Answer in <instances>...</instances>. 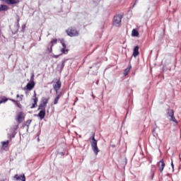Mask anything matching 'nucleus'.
Segmentation results:
<instances>
[{"label":"nucleus","mask_w":181,"mask_h":181,"mask_svg":"<svg viewBox=\"0 0 181 181\" xmlns=\"http://www.w3.org/2000/svg\"><path fill=\"white\" fill-rule=\"evenodd\" d=\"M34 78H35V75L33 74L32 76H31L30 81H33Z\"/></svg>","instance_id":"obj_28"},{"label":"nucleus","mask_w":181,"mask_h":181,"mask_svg":"<svg viewBox=\"0 0 181 181\" xmlns=\"http://www.w3.org/2000/svg\"><path fill=\"white\" fill-rule=\"evenodd\" d=\"M8 101V98H3L1 100H0V104H2L4 103H6Z\"/></svg>","instance_id":"obj_24"},{"label":"nucleus","mask_w":181,"mask_h":181,"mask_svg":"<svg viewBox=\"0 0 181 181\" xmlns=\"http://www.w3.org/2000/svg\"><path fill=\"white\" fill-rule=\"evenodd\" d=\"M1 145L2 149H6V147L8 146V145H9V141H2Z\"/></svg>","instance_id":"obj_16"},{"label":"nucleus","mask_w":181,"mask_h":181,"mask_svg":"<svg viewBox=\"0 0 181 181\" xmlns=\"http://www.w3.org/2000/svg\"><path fill=\"white\" fill-rule=\"evenodd\" d=\"M54 59H58L59 58V55H54Z\"/></svg>","instance_id":"obj_31"},{"label":"nucleus","mask_w":181,"mask_h":181,"mask_svg":"<svg viewBox=\"0 0 181 181\" xmlns=\"http://www.w3.org/2000/svg\"><path fill=\"white\" fill-rule=\"evenodd\" d=\"M139 54V47L136 46L134 48L133 56L134 57H136Z\"/></svg>","instance_id":"obj_12"},{"label":"nucleus","mask_w":181,"mask_h":181,"mask_svg":"<svg viewBox=\"0 0 181 181\" xmlns=\"http://www.w3.org/2000/svg\"><path fill=\"white\" fill-rule=\"evenodd\" d=\"M53 88L56 94H57V93H59V90L62 88V82L60 81V80L57 81V82L53 85Z\"/></svg>","instance_id":"obj_5"},{"label":"nucleus","mask_w":181,"mask_h":181,"mask_svg":"<svg viewBox=\"0 0 181 181\" xmlns=\"http://www.w3.org/2000/svg\"><path fill=\"white\" fill-rule=\"evenodd\" d=\"M25 119V114L23 112H20L16 116V121L18 124H22Z\"/></svg>","instance_id":"obj_6"},{"label":"nucleus","mask_w":181,"mask_h":181,"mask_svg":"<svg viewBox=\"0 0 181 181\" xmlns=\"http://www.w3.org/2000/svg\"><path fill=\"white\" fill-rule=\"evenodd\" d=\"M166 112L168 119L173 122H175V124H177V120H176V117H175V111H173V109H168Z\"/></svg>","instance_id":"obj_2"},{"label":"nucleus","mask_w":181,"mask_h":181,"mask_svg":"<svg viewBox=\"0 0 181 181\" xmlns=\"http://www.w3.org/2000/svg\"><path fill=\"white\" fill-rule=\"evenodd\" d=\"M66 33L69 36H71V37H74V36H78V32L74 28H69L66 30Z\"/></svg>","instance_id":"obj_4"},{"label":"nucleus","mask_w":181,"mask_h":181,"mask_svg":"<svg viewBox=\"0 0 181 181\" xmlns=\"http://www.w3.org/2000/svg\"><path fill=\"white\" fill-rule=\"evenodd\" d=\"M132 35L138 37L139 36V33L138 30L133 29L132 31Z\"/></svg>","instance_id":"obj_15"},{"label":"nucleus","mask_w":181,"mask_h":181,"mask_svg":"<svg viewBox=\"0 0 181 181\" xmlns=\"http://www.w3.org/2000/svg\"><path fill=\"white\" fill-rule=\"evenodd\" d=\"M6 4L8 5H15L18 3V0H6Z\"/></svg>","instance_id":"obj_14"},{"label":"nucleus","mask_w":181,"mask_h":181,"mask_svg":"<svg viewBox=\"0 0 181 181\" xmlns=\"http://www.w3.org/2000/svg\"><path fill=\"white\" fill-rule=\"evenodd\" d=\"M78 101V98H76L75 103H77Z\"/></svg>","instance_id":"obj_33"},{"label":"nucleus","mask_w":181,"mask_h":181,"mask_svg":"<svg viewBox=\"0 0 181 181\" xmlns=\"http://www.w3.org/2000/svg\"><path fill=\"white\" fill-rule=\"evenodd\" d=\"M158 165L160 172H163V169H165V162L163 161V159L160 160Z\"/></svg>","instance_id":"obj_7"},{"label":"nucleus","mask_w":181,"mask_h":181,"mask_svg":"<svg viewBox=\"0 0 181 181\" xmlns=\"http://www.w3.org/2000/svg\"><path fill=\"white\" fill-rule=\"evenodd\" d=\"M41 110H46V105L43 104V103H40L38 106V111Z\"/></svg>","instance_id":"obj_19"},{"label":"nucleus","mask_w":181,"mask_h":181,"mask_svg":"<svg viewBox=\"0 0 181 181\" xmlns=\"http://www.w3.org/2000/svg\"><path fill=\"white\" fill-rule=\"evenodd\" d=\"M49 98H42L41 100V103L47 105V103H49Z\"/></svg>","instance_id":"obj_17"},{"label":"nucleus","mask_w":181,"mask_h":181,"mask_svg":"<svg viewBox=\"0 0 181 181\" xmlns=\"http://www.w3.org/2000/svg\"><path fill=\"white\" fill-rule=\"evenodd\" d=\"M33 97H34V98H33V103L32 106L30 107V108H36V107H37L38 99H37V98H36V93H35V95Z\"/></svg>","instance_id":"obj_8"},{"label":"nucleus","mask_w":181,"mask_h":181,"mask_svg":"<svg viewBox=\"0 0 181 181\" xmlns=\"http://www.w3.org/2000/svg\"><path fill=\"white\" fill-rule=\"evenodd\" d=\"M37 117H39L40 119H43L45 117H46V110H40Z\"/></svg>","instance_id":"obj_10"},{"label":"nucleus","mask_w":181,"mask_h":181,"mask_svg":"<svg viewBox=\"0 0 181 181\" xmlns=\"http://www.w3.org/2000/svg\"><path fill=\"white\" fill-rule=\"evenodd\" d=\"M121 21H122V16L121 15L115 16L113 20V25L117 27L121 26Z\"/></svg>","instance_id":"obj_3"},{"label":"nucleus","mask_w":181,"mask_h":181,"mask_svg":"<svg viewBox=\"0 0 181 181\" xmlns=\"http://www.w3.org/2000/svg\"><path fill=\"white\" fill-rule=\"evenodd\" d=\"M11 101H12L13 103H15L16 104V103H18V101L13 100V99H11Z\"/></svg>","instance_id":"obj_29"},{"label":"nucleus","mask_w":181,"mask_h":181,"mask_svg":"<svg viewBox=\"0 0 181 181\" xmlns=\"http://www.w3.org/2000/svg\"><path fill=\"white\" fill-rule=\"evenodd\" d=\"M155 175L154 173L152 174L151 179L153 180V176Z\"/></svg>","instance_id":"obj_34"},{"label":"nucleus","mask_w":181,"mask_h":181,"mask_svg":"<svg viewBox=\"0 0 181 181\" xmlns=\"http://www.w3.org/2000/svg\"><path fill=\"white\" fill-rule=\"evenodd\" d=\"M62 46H63V47H64V49H66V44L62 43Z\"/></svg>","instance_id":"obj_30"},{"label":"nucleus","mask_w":181,"mask_h":181,"mask_svg":"<svg viewBox=\"0 0 181 181\" xmlns=\"http://www.w3.org/2000/svg\"><path fill=\"white\" fill-rule=\"evenodd\" d=\"M16 104L17 107H18V108H22V105H21V103L16 102Z\"/></svg>","instance_id":"obj_26"},{"label":"nucleus","mask_w":181,"mask_h":181,"mask_svg":"<svg viewBox=\"0 0 181 181\" xmlns=\"http://www.w3.org/2000/svg\"><path fill=\"white\" fill-rule=\"evenodd\" d=\"M18 125H16L13 129H13V138H15V136L16 135V129H18Z\"/></svg>","instance_id":"obj_20"},{"label":"nucleus","mask_w":181,"mask_h":181,"mask_svg":"<svg viewBox=\"0 0 181 181\" xmlns=\"http://www.w3.org/2000/svg\"><path fill=\"white\" fill-rule=\"evenodd\" d=\"M61 52L64 54H67V52H69V50L66 49V48H62L61 49Z\"/></svg>","instance_id":"obj_23"},{"label":"nucleus","mask_w":181,"mask_h":181,"mask_svg":"<svg viewBox=\"0 0 181 181\" xmlns=\"http://www.w3.org/2000/svg\"><path fill=\"white\" fill-rule=\"evenodd\" d=\"M57 43V39L52 40V41H51V44H52V45H51V52H52V47H53V45H56Z\"/></svg>","instance_id":"obj_21"},{"label":"nucleus","mask_w":181,"mask_h":181,"mask_svg":"<svg viewBox=\"0 0 181 181\" xmlns=\"http://www.w3.org/2000/svg\"><path fill=\"white\" fill-rule=\"evenodd\" d=\"M95 136V134H93L92 136V141L90 142V145L95 155H98V152H100V149H98V146H97V141Z\"/></svg>","instance_id":"obj_1"},{"label":"nucleus","mask_w":181,"mask_h":181,"mask_svg":"<svg viewBox=\"0 0 181 181\" xmlns=\"http://www.w3.org/2000/svg\"><path fill=\"white\" fill-rule=\"evenodd\" d=\"M26 89L30 91L35 87V81H32L26 85Z\"/></svg>","instance_id":"obj_9"},{"label":"nucleus","mask_w":181,"mask_h":181,"mask_svg":"<svg viewBox=\"0 0 181 181\" xmlns=\"http://www.w3.org/2000/svg\"><path fill=\"white\" fill-rule=\"evenodd\" d=\"M171 166H172L173 170V169H174L173 162L171 163Z\"/></svg>","instance_id":"obj_32"},{"label":"nucleus","mask_w":181,"mask_h":181,"mask_svg":"<svg viewBox=\"0 0 181 181\" xmlns=\"http://www.w3.org/2000/svg\"><path fill=\"white\" fill-rule=\"evenodd\" d=\"M14 178L16 179V180L26 181V177H25V175H16L14 176Z\"/></svg>","instance_id":"obj_11"},{"label":"nucleus","mask_w":181,"mask_h":181,"mask_svg":"<svg viewBox=\"0 0 181 181\" xmlns=\"http://www.w3.org/2000/svg\"><path fill=\"white\" fill-rule=\"evenodd\" d=\"M8 8L6 5H1L0 6V12H2V11H8Z\"/></svg>","instance_id":"obj_18"},{"label":"nucleus","mask_w":181,"mask_h":181,"mask_svg":"<svg viewBox=\"0 0 181 181\" xmlns=\"http://www.w3.org/2000/svg\"><path fill=\"white\" fill-rule=\"evenodd\" d=\"M17 98H20L21 100H22V98H23V95H21V96L19 95H17Z\"/></svg>","instance_id":"obj_27"},{"label":"nucleus","mask_w":181,"mask_h":181,"mask_svg":"<svg viewBox=\"0 0 181 181\" xmlns=\"http://www.w3.org/2000/svg\"><path fill=\"white\" fill-rule=\"evenodd\" d=\"M30 122H32V120H28V121L26 122V126H27V127H29V126L30 125Z\"/></svg>","instance_id":"obj_25"},{"label":"nucleus","mask_w":181,"mask_h":181,"mask_svg":"<svg viewBox=\"0 0 181 181\" xmlns=\"http://www.w3.org/2000/svg\"><path fill=\"white\" fill-rule=\"evenodd\" d=\"M131 71V68L128 67L124 70V75L128 76V74Z\"/></svg>","instance_id":"obj_22"},{"label":"nucleus","mask_w":181,"mask_h":181,"mask_svg":"<svg viewBox=\"0 0 181 181\" xmlns=\"http://www.w3.org/2000/svg\"><path fill=\"white\" fill-rule=\"evenodd\" d=\"M60 97H62V92L59 95H57V96L54 98V105L59 104V100H60Z\"/></svg>","instance_id":"obj_13"}]
</instances>
